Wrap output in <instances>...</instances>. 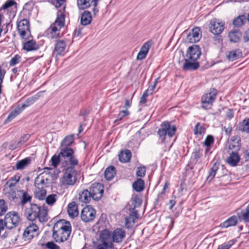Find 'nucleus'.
<instances>
[{
	"label": "nucleus",
	"mask_w": 249,
	"mask_h": 249,
	"mask_svg": "<svg viewBox=\"0 0 249 249\" xmlns=\"http://www.w3.org/2000/svg\"><path fill=\"white\" fill-rule=\"evenodd\" d=\"M71 231L70 222L64 219L57 221L53 229V237L55 242H63L68 240Z\"/></svg>",
	"instance_id": "1"
},
{
	"label": "nucleus",
	"mask_w": 249,
	"mask_h": 249,
	"mask_svg": "<svg viewBox=\"0 0 249 249\" xmlns=\"http://www.w3.org/2000/svg\"><path fill=\"white\" fill-rule=\"evenodd\" d=\"M52 178V175L46 172H43L39 174L36 178L35 185V196L39 200L44 199L46 195L45 189L49 183Z\"/></svg>",
	"instance_id": "2"
},
{
	"label": "nucleus",
	"mask_w": 249,
	"mask_h": 249,
	"mask_svg": "<svg viewBox=\"0 0 249 249\" xmlns=\"http://www.w3.org/2000/svg\"><path fill=\"white\" fill-rule=\"evenodd\" d=\"M112 242L110 232L107 229L102 231L100 233L97 249H115Z\"/></svg>",
	"instance_id": "3"
},
{
	"label": "nucleus",
	"mask_w": 249,
	"mask_h": 249,
	"mask_svg": "<svg viewBox=\"0 0 249 249\" xmlns=\"http://www.w3.org/2000/svg\"><path fill=\"white\" fill-rule=\"evenodd\" d=\"M60 156L61 157L62 162L70 166H75L78 164V160L74 155V151L71 148L65 147L61 149Z\"/></svg>",
	"instance_id": "4"
},
{
	"label": "nucleus",
	"mask_w": 249,
	"mask_h": 249,
	"mask_svg": "<svg viewBox=\"0 0 249 249\" xmlns=\"http://www.w3.org/2000/svg\"><path fill=\"white\" fill-rule=\"evenodd\" d=\"M75 167L69 166L66 169L64 175L60 180L61 185L72 186L75 183L77 180V172Z\"/></svg>",
	"instance_id": "5"
},
{
	"label": "nucleus",
	"mask_w": 249,
	"mask_h": 249,
	"mask_svg": "<svg viewBox=\"0 0 249 249\" xmlns=\"http://www.w3.org/2000/svg\"><path fill=\"white\" fill-rule=\"evenodd\" d=\"M65 23V16L61 13L57 15L55 21L51 25L48 31L50 34L51 37L56 38L59 36L60 30L63 27Z\"/></svg>",
	"instance_id": "6"
},
{
	"label": "nucleus",
	"mask_w": 249,
	"mask_h": 249,
	"mask_svg": "<svg viewBox=\"0 0 249 249\" xmlns=\"http://www.w3.org/2000/svg\"><path fill=\"white\" fill-rule=\"evenodd\" d=\"M161 127V128L158 130V134L162 141L165 140L166 135L169 137H173L176 130L175 126L171 125L168 122H163Z\"/></svg>",
	"instance_id": "7"
},
{
	"label": "nucleus",
	"mask_w": 249,
	"mask_h": 249,
	"mask_svg": "<svg viewBox=\"0 0 249 249\" xmlns=\"http://www.w3.org/2000/svg\"><path fill=\"white\" fill-rule=\"evenodd\" d=\"M20 219L18 213L13 212L6 214L4 218L6 228L12 229L17 227L20 223Z\"/></svg>",
	"instance_id": "8"
},
{
	"label": "nucleus",
	"mask_w": 249,
	"mask_h": 249,
	"mask_svg": "<svg viewBox=\"0 0 249 249\" xmlns=\"http://www.w3.org/2000/svg\"><path fill=\"white\" fill-rule=\"evenodd\" d=\"M29 21L23 19L17 24V28L20 36L24 39H28L31 36Z\"/></svg>",
	"instance_id": "9"
},
{
	"label": "nucleus",
	"mask_w": 249,
	"mask_h": 249,
	"mask_svg": "<svg viewBox=\"0 0 249 249\" xmlns=\"http://www.w3.org/2000/svg\"><path fill=\"white\" fill-rule=\"evenodd\" d=\"M225 23L216 18L212 19L209 23V31L213 34L218 35L221 34L224 30Z\"/></svg>",
	"instance_id": "10"
},
{
	"label": "nucleus",
	"mask_w": 249,
	"mask_h": 249,
	"mask_svg": "<svg viewBox=\"0 0 249 249\" xmlns=\"http://www.w3.org/2000/svg\"><path fill=\"white\" fill-rule=\"evenodd\" d=\"M217 94L215 89H211L208 93L204 94L201 98L202 107L204 109L210 108L213 102L215 100Z\"/></svg>",
	"instance_id": "11"
},
{
	"label": "nucleus",
	"mask_w": 249,
	"mask_h": 249,
	"mask_svg": "<svg viewBox=\"0 0 249 249\" xmlns=\"http://www.w3.org/2000/svg\"><path fill=\"white\" fill-rule=\"evenodd\" d=\"M89 189L93 200H99L102 197L104 186L101 183H94L91 185Z\"/></svg>",
	"instance_id": "12"
},
{
	"label": "nucleus",
	"mask_w": 249,
	"mask_h": 249,
	"mask_svg": "<svg viewBox=\"0 0 249 249\" xmlns=\"http://www.w3.org/2000/svg\"><path fill=\"white\" fill-rule=\"evenodd\" d=\"M96 215V211L90 206L84 207L81 213V219L85 222H89L94 220Z\"/></svg>",
	"instance_id": "13"
},
{
	"label": "nucleus",
	"mask_w": 249,
	"mask_h": 249,
	"mask_svg": "<svg viewBox=\"0 0 249 249\" xmlns=\"http://www.w3.org/2000/svg\"><path fill=\"white\" fill-rule=\"evenodd\" d=\"M39 212L40 207L36 204H32L30 208L26 210L25 215L29 220L34 221L37 218Z\"/></svg>",
	"instance_id": "14"
},
{
	"label": "nucleus",
	"mask_w": 249,
	"mask_h": 249,
	"mask_svg": "<svg viewBox=\"0 0 249 249\" xmlns=\"http://www.w3.org/2000/svg\"><path fill=\"white\" fill-rule=\"evenodd\" d=\"M201 53L199 46L196 45H193L188 48L186 53V58H189L191 60L196 61L199 58Z\"/></svg>",
	"instance_id": "15"
},
{
	"label": "nucleus",
	"mask_w": 249,
	"mask_h": 249,
	"mask_svg": "<svg viewBox=\"0 0 249 249\" xmlns=\"http://www.w3.org/2000/svg\"><path fill=\"white\" fill-rule=\"evenodd\" d=\"M38 226L33 222L25 230L23 235L25 240H30L38 234Z\"/></svg>",
	"instance_id": "16"
},
{
	"label": "nucleus",
	"mask_w": 249,
	"mask_h": 249,
	"mask_svg": "<svg viewBox=\"0 0 249 249\" xmlns=\"http://www.w3.org/2000/svg\"><path fill=\"white\" fill-rule=\"evenodd\" d=\"M201 37L200 29L198 27L193 28L187 36V40L190 43H195L198 41Z\"/></svg>",
	"instance_id": "17"
},
{
	"label": "nucleus",
	"mask_w": 249,
	"mask_h": 249,
	"mask_svg": "<svg viewBox=\"0 0 249 249\" xmlns=\"http://www.w3.org/2000/svg\"><path fill=\"white\" fill-rule=\"evenodd\" d=\"M66 44L63 40H56L55 43V47L53 54L56 55H64L66 53Z\"/></svg>",
	"instance_id": "18"
},
{
	"label": "nucleus",
	"mask_w": 249,
	"mask_h": 249,
	"mask_svg": "<svg viewBox=\"0 0 249 249\" xmlns=\"http://www.w3.org/2000/svg\"><path fill=\"white\" fill-rule=\"evenodd\" d=\"M138 218V214L137 211L133 210L129 215L125 219V227L130 229L134 226L135 220Z\"/></svg>",
	"instance_id": "19"
},
{
	"label": "nucleus",
	"mask_w": 249,
	"mask_h": 249,
	"mask_svg": "<svg viewBox=\"0 0 249 249\" xmlns=\"http://www.w3.org/2000/svg\"><path fill=\"white\" fill-rule=\"evenodd\" d=\"M112 241L114 242H121L125 236V231L122 229L117 228L111 233Z\"/></svg>",
	"instance_id": "20"
},
{
	"label": "nucleus",
	"mask_w": 249,
	"mask_h": 249,
	"mask_svg": "<svg viewBox=\"0 0 249 249\" xmlns=\"http://www.w3.org/2000/svg\"><path fill=\"white\" fill-rule=\"evenodd\" d=\"M151 45V42L150 41H147L142 45L137 55V59L142 60L145 58L148 52Z\"/></svg>",
	"instance_id": "21"
},
{
	"label": "nucleus",
	"mask_w": 249,
	"mask_h": 249,
	"mask_svg": "<svg viewBox=\"0 0 249 249\" xmlns=\"http://www.w3.org/2000/svg\"><path fill=\"white\" fill-rule=\"evenodd\" d=\"M240 158L237 152H232L226 160L227 162L231 166H235L240 161Z\"/></svg>",
	"instance_id": "22"
},
{
	"label": "nucleus",
	"mask_w": 249,
	"mask_h": 249,
	"mask_svg": "<svg viewBox=\"0 0 249 249\" xmlns=\"http://www.w3.org/2000/svg\"><path fill=\"white\" fill-rule=\"evenodd\" d=\"M184 61L183 66L184 70H195L199 67V64L196 61L191 60L187 58H185Z\"/></svg>",
	"instance_id": "23"
},
{
	"label": "nucleus",
	"mask_w": 249,
	"mask_h": 249,
	"mask_svg": "<svg viewBox=\"0 0 249 249\" xmlns=\"http://www.w3.org/2000/svg\"><path fill=\"white\" fill-rule=\"evenodd\" d=\"M242 55V52L239 49H235L229 51L226 56L229 60L233 61L241 57Z\"/></svg>",
	"instance_id": "24"
},
{
	"label": "nucleus",
	"mask_w": 249,
	"mask_h": 249,
	"mask_svg": "<svg viewBox=\"0 0 249 249\" xmlns=\"http://www.w3.org/2000/svg\"><path fill=\"white\" fill-rule=\"evenodd\" d=\"M67 212L71 218L78 215L79 213L78 207L75 202H72L68 205Z\"/></svg>",
	"instance_id": "25"
},
{
	"label": "nucleus",
	"mask_w": 249,
	"mask_h": 249,
	"mask_svg": "<svg viewBox=\"0 0 249 249\" xmlns=\"http://www.w3.org/2000/svg\"><path fill=\"white\" fill-rule=\"evenodd\" d=\"M92 17L90 12L88 11H85L81 17V23L83 25H87L90 23Z\"/></svg>",
	"instance_id": "26"
},
{
	"label": "nucleus",
	"mask_w": 249,
	"mask_h": 249,
	"mask_svg": "<svg viewBox=\"0 0 249 249\" xmlns=\"http://www.w3.org/2000/svg\"><path fill=\"white\" fill-rule=\"evenodd\" d=\"M91 198H92V196L88 190H84L79 195L80 201L85 203H89Z\"/></svg>",
	"instance_id": "27"
},
{
	"label": "nucleus",
	"mask_w": 249,
	"mask_h": 249,
	"mask_svg": "<svg viewBox=\"0 0 249 249\" xmlns=\"http://www.w3.org/2000/svg\"><path fill=\"white\" fill-rule=\"evenodd\" d=\"M39 48V46L33 40H30L24 43L23 49L27 51H36Z\"/></svg>",
	"instance_id": "28"
},
{
	"label": "nucleus",
	"mask_w": 249,
	"mask_h": 249,
	"mask_svg": "<svg viewBox=\"0 0 249 249\" xmlns=\"http://www.w3.org/2000/svg\"><path fill=\"white\" fill-rule=\"evenodd\" d=\"M241 36V34L238 30H233L229 32L228 37L231 42H237Z\"/></svg>",
	"instance_id": "29"
},
{
	"label": "nucleus",
	"mask_w": 249,
	"mask_h": 249,
	"mask_svg": "<svg viewBox=\"0 0 249 249\" xmlns=\"http://www.w3.org/2000/svg\"><path fill=\"white\" fill-rule=\"evenodd\" d=\"M132 187L133 189L136 192H142L144 188V181L141 178H138L133 182Z\"/></svg>",
	"instance_id": "30"
},
{
	"label": "nucleus",
	"mask_w": 249,
	"mask_h": 249,
	"mask_svg": "<svg viewBox=\"0 0 249 249\" xmlns=\"http://www.w3.org/2000/svg\"><path fill=\"white\" fill-rule=\"evenodd\" d=\"M37 218L40 223H44L48 221L49 219L48 212L44 206L42 209L40 207V212Z\"/></svg>",
	"instance_id": "31"
},
{
	"label": "nucleus",
	"mask_w": 249,
	"mask_h": 249,
	"mask_svg": "<svg viewBox=\"0 0 249 249\" xmlns=\"http://www.w3.org/2000/svg\"><path fill=\"white\" fill-rule=\"evenodd\" d=\"M237 222V218L235 216H232L227 220L225 221L221 224V227L222 228H227L230 226H235Z\"/></svg>",
	"instance_id": "32"
},
{
	"label": "nucleus",
	"mask_w": 249,
	"mask_h": 249,
	"mask_svg": "<svg viewBox=\"0 0 249 249\" xmlns=\"http://www.w3.org/2000/svg\"><path fill=\"white\" fill-rule=\"evenodd\" d=\"M40 97L39 94H36L29 98H28L24 104L22 105L20 107L23 110L25 108L33 104Z\"/></svg>",
	"instance_id": "33"
},
{
	"label": "nucleus",
	"mask_w": 249,
	"mask_h": 249,
	"mask_svg": "<svg viewBox=\"0 0 249 249\" xmlns=\"http://www.w3.org/2000/svg\"><path fill=\"white\" fill-rule=\"evenodd\" d=\"M131 157V153L129 150L122 151L119 155L120 160L122 162H126L129 160Z\"/></svg>",
	"instance_id": "34"
},
{
	"label": "nucleus",
	"mask_w": 249,
	"mask_h": 249,
	"mask_svg": "<svg viewBox=\"0 0 249 249\" xmlns=\"http://www.w3.org/2000/svg\"><path fill=\"white\" fill-rule=\"evenodd\" d=\"M77 4L78 8L84 9L89 7L91 4L93 5V0H77Z\"/></svg>",
	"instance_id": "35"
},
{
	"label": "nucleus",
	"mask_w": 249,
	"mask_h": 249,
	"mask_svg": "<svg viewBox=\"0 0 249 249\" xmlns=\"http://www.w3.org/2000/svg\"><path fill=\"white\" fill-rule=\"evenodd\" d=\"M105 177L107 180H111L115 175V169L113 166L107 167L105 171Z\"/></svg>",
	"instance_id": "36"
},
{
	"label": "nucleus",
	"mask_w": 249,
	"mask_h": 249,
	"mask_svg": "<svg viewBox=\"0 0 249 249\" xmlns=\"http://www.w3.org/2000/svg\"><path fill=\"white\" fill-rule=\"evenodd\" d=\"M23 110L20 107H18L14 110H12L8 116L5 121L7 123L14 119L16 116L19 115Z\"/></svg>",
	"instance_id": "37"
},
{
	"label": "nucleus",
	"mask_w": 249,
	"mask_h": 249,
	"mask_svg": "<svg viewBox=\"0 0 249 249\" xmlns=\"http://www.w3.org/2000/svg\"><path fill=\"white\" fill-rule=\"evenodd\" d=\"M29 158H25L16 163V168L17 170H21L25 168L30 163Z\"/></svg>",
	"instance_id": "38"
},
{
	"label": "nucleus",
	"mask_w": 249,
	"mask_h": 249,
	"mask_svg": "<svg viewBox=\"0 0 249 249\" xmlns=\"http://www.w3.org/2000/svg\"><path fill=\"white\" fill-rule=\"evenodd\" d=\"M245 19L246 17L245 16H239L233 20V24L235 26L240 27L244 24Z\"/></svg>",
	"instance_id": "39"
},
{
	"label": "nucleus",
	"mask_w": 249,
	"mask_h": 249,
	"mask_svg": "<svg viewBox=\"0 0 249 249\" xmlns=\"http://www.w3.org/2000/svg\"><path fill=\"white\" fill-rule=\"evenodd\" d=\"M20 179V177L18 176H15L11 178L8 181H7L6 185L9 188L15 186L16 184L18 183Z\"/></svg>",
	"instance_id": "40"
},
{
	"label": "nucleus",
	"mask_w": 249,
	"mask_h": 249,
	"mask_svg": "<svg viewBox=\"0 0 249 249\" xmlns=\"http://www.w3.org/2000/svg\"><path fill=\"white\" fill-rule=\"evenodd\" d=\"M51 162L52 165L54 167H56L58 165L60 162H62L61 157L60 156V153L58 155H54L51 158Z\"/></svg>",
	"instance_id": "41"
},
{
	"label": "nucleus",
	"mask_w": 249,
	"mask_h": 249,
	"mask_svg": "<svg viewBox=\"0 0 249 249\" xmlns=\"http://www.w3.org/2000/svg\"><path fill=\"white\" fill-rule=\"evenodd\" d=\"M74 141L73 135L67 136L61 143V145L68 146L70 145Z\"/></svg>",
	"instance_id": "42"
},
{
	"label": "nucleus",
	"mask_w": 249,
	"mask_h": 249,
	"mask_svg": "<svg viewBox=\"0 0 249 249\" xmlns=\"http://www.w3.org/2000/svg\"><path fill=\"white\" fill-rule=\"evenodd\" d=\"M205 133V128L200 125L199 123H197L194 129V134L196 135H201Z\"/></svg>",
	"instance_id": "43"
},
{
	"label": "nucleus",
	"mask_w": 249,
	"mask_h": 249,
	"mask_svg": "<svg viewBox=\"0 0 249 249\" xmlns=\"http://www.w3.org/2000/svg\"><path fill=\"white\" fill-rule=\"evenodd\" d=\"M218 169V167L215 165H214L212 168L210 169V170L209 172V175L207 177V180L210 182L213 180V179L214 178L216 172Z\"/></svg>",
	"instance_id": "44"
},
{
	"label": "nucleus",
	"mask_w": 249,
	"mask_h": 249,
	"mask_svg": "<svg viewBox=\"0 0 249 249\" xmlns=\"http://www.w3.org/2000/svg\"><path fill=\"white\" fill-rule=\"evenodd\" d=\"M240 130L242 132H245L248 133H249V119L244 120L243 121L240 128Z\"/></svg>",
	"instance_id": "45"
},
{
	"label": "nucleus",
	"mask_w": 249,
	"mask_h": 249,
	"mask_svg": "<svg viewBox=\"0 0 249 249\" xmlns=\"http://www.w3.org/2000/svg\"><path fill=\"white\" fill-rule=\"evenodd\" d=\"M56 195L55 194H51L49 195L46 198V203L49 205H52L56 202Z\"/></svg>",
	"instance_id": "46"
},
{
	"label": "nucleus",
	"mask_w": 249,
	"mask_h": 249,
	"mask_svg": "<svg viewBox=\"0 0 249 249\" xmlns=\"http://www.w3.org/2000/svg\"><path fill=\"white\" fill-rule=\"evenodd\" d=\"M241 217L245 222H249V204L245 211L242 213Z\"/></svg>",
	"instance_id": "47"
},
{
	"label": "nucleus",
	"mask_w": 249,
	"mask_h": 249,
	"mask_svg": "<svg viewBox=\"0 0 249 249\" xmlns=\"http://www.w3.org/2000/svg\"><path fill=\"white\" fill-rule=\"evenodd\" d=\"M146 173V168L144 166H141L137 168L136 176L138 177L142 178L145 176Z\"/></svg>",
	"instance_id": "48"
},
{
	"label": "nucleus",
	"mask_w": 249,
	"mask_h": 249,
	"mask_svg": "<svg viewBox=\"0 0 249 249\" xmlns=\"http://www.w3.org/2000/svg\"><path fill=\"white\" fill-rule=\"evenodd\" d=\"M7 211V207L3 199H0V216L4 214Z\"/></svg>",
	"instance_id": "49"
},
{
	"label": "nucleus",
	"mask_w": 249,
	"mask_h": 249,
	"mask_svg": "<svg viewBox=\"0 0 249 249\" xmlns=\"http://www.w3.org/2000/svg\"><path fill=\"white\" fill-rule=\"evenodd\" d=\"M32 196L27 192H24L22 194L21 203L22 205L25 204L27 202H30Z\"/></svg>",
	"instance_id": "50"
},
{
	"label": "nucleus",
	"mask_w": 249,
	"mask_h": 249,
	"mask_svg": "<svg viewBox=\"0 0 249 249\" xmlns=\"http://www.w3.org/2000/svg\"><path fill=\"white\" fill-rule=\"evenodd\" d=\"M233 244V242L231 240L228 242L224 243L223 244L219 246L217 249H230Z\"/></svg>",
	"instance_id": "51"
},
{
	"label": "nucleus",
	"mask_w": 249,
	"mask_h": 249,
	"mask_svg": "<svg viewBox=\"0 0 249 249\" xmlns=\"http://www.w3.org/2000/svg\"><path fill=\"white\" fill-rule=\"evenodd\" d=\"M14 5H16V2L13 0H8L5 2V3L3 5L1 8L0 9V11L2 9H6L8 8L11 7Z\"/></svg>",
	"instance_id": "52"
},
{
	"label": "nucleus",
	"mask_w": 249,
	"mask_h": 249,
	"mask_svg": "<svg viewBox=\"0 0 249 249\" xmlns=\"http://www.w3.org/2000/svg\"><path fill=\"white\" fill-rule=\"evenodd\" d=\"M129 113V111L127 110L120 111L118 115L117 119L115 120L114 123H117L118 121H121L123 117L128 115Z\"/></svg>",
	"instance_id": "53"
},
{
	"label": "nucleus",
	"mask_w": 249,
	"mask_h": 249,
	"mask_svg": "<svg viewBox=\"0 0 249 249\" xmlns=\"http://www.w3.org/2000/svg\"><path fill=\"white\" fill-rule=\"evenodd\" d=\"M20 56L18 55H16L12 57L9 62L11 66H13L19 62Z\"/></svg>",
	"instance_id": "54"
},
{
	"label": "nucleus",
	"mask_w": 249,
	"mask_h": 249,
	"mask_svg": "<svg viewBox=\"0 0 249 249\" xmlns=\"http://www.w3.org/2000/svg\"><path fill=\"white\" fill-rule=\"evenodd\" d=\"M213 142V138L212 136H208L206 138L204 143L207 146L209 147Z\"/></svg>",
	"instance_id": "55"
},
{
	"label": "nucleus",
	"mask_w": 249,
	"mask_h": 249,
	"mask_svg": "<svg viewBox=\"0 0 249 249\" xmlns=\"http://www.w3.org/2000/svg\"><path fill=\"white\" fill-rule=\"evenodd\" d=\"M30 138L29 134H25L22 136L18 142H17L19 146L25 142Z\"/></svg>",
	"instance_id": "56"
},
{
	"label": "nucleus",
	"mask_w": 249,
	"mask_h": 249,
	"mask_svg": "<svg viewBox=\"0 0 249 249\" xmlns=\"http://www.w3.org/2000/svg\"><path fill=\"white\" fill-rule=\"evenodd\" d=\"M46 247L48 249H59L60 248L58 246L56 245L53 242H49L46 244Z\"/></svg>",
	"instance_id": "57"
},
{
	"label": "nucleus",
	"mask_w": 249,
	"mask_h": 249,
	"mask_svg": "<svg viewBox=\"0 0 249 249\" xmlns=\"http://www.w3.org/2000/svg\"><path fill=\"white\" fill-rule=\"evenodd\" d=\"M149 94L148 93H147V91H145L143 93L142 97H141V99L140 100V104H145L146 102L147 97H148Z\"/></svg>",
	"instance_id": "58"
},
{
	"label": "nucleus",
	"mask_w": 249,
	"mask_h": 249,
	"mask_svg": "<svg viewBox=\"0 0 249 249\" xmlns=\"http://www.w3.org/2000/svg\"><path fill=\"white\" fill-rule=\"evenodd\" d=\"M65 2V0H53V4L56 8L60 7Z\"/></svg>",
	"instance_id": "59"
},
{
	"label": "nucleus",
	"mask_w": 249,
	"mask_h": 249,
	"mask_svg": "<svg viewBox=\"0 0 249 249\" xmlns=\"http://www.w3.org/2000/svg\"><path fill=\"white\" fill-rule=\"evenodd\" d=\"M159 79V78H157L155 79L154 81V84L153 86H150L148 89L146 90V91H147V93H148L149 94H152L153 91L154 90V89L155 88L156 85L157 83L158 82V80Z\"/></svg>",
	"instance_id": "60"
},
{
	"label": "nucleus",
	"mask_w": 249,
	"mask_h": 249,
	"mask_svg": "<svg viewBox=\"0 0 249 249\" xmlns=\"http://www.w3.org/2000/svg\"><path fill=\"white\" fill-rule=\"evenodd\" d=\"M132 200L134 203V207H137L138 206H139L141 204V199L137 197L136 196H133L132 197Z\"/></svg>",
	"instance_id": "61"
},
{
	"label": "nucleus",
	"mask_w": 249,
	"mask_h": 249,
	"mask_svg": "<svg viewBox=\"0 0 249 249\" xmlns=\"http://www.w3.org/2000/svg\"><path fill=\"white\" fill-rule=\"evenodd\" d=\"M5 74V71L1 69L0 66V93H1V83L3 81V79Z\"/></svg>",
	"instance_id": "62"
},
{
	"label": "nucleus",
	"mask_w": 249,
	"mask_h": 249,
	"mask_svg": "<svg viewBox=\"0 0 249 249\" xmlns=\"http://www.w3.org/2000/svg\"><path fill=\"white\" fill-rule=\"evenodd\" d=\"M223 129H224L225 134L228 135L230 136L231 130H232V127L231 125H229L227 127H226L225 126L223 128Z\"/></svg>",
	"instance_id": "63"
},
{
	"label": "nucleus",
	"mask_w": 249,
	"mask_h": 249,
	"mask_svg": "<svg viewBox=\"0 0 249 249\" xmlns=\"http://www.w3.org/2000/svg\"><path fill=\"white\" fill-rule=\"evenodd\" d=\"M243 38L245 42H248L249 41V30H248L245 32Z\"/></svg>",
	"instance_id": "64"
}]
</instances>
